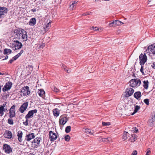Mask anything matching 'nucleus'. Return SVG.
Here are the masks:
<instances>
[{"instance_id":"33","label":"nucleus","mask_w":155,"mask_h":155,"mask_svg":"<svg viewBox=\"0 0 155 155\" xmlns=\"http://www.w3.org/2000/svg\"><path fill=\"white\" fill-rule=\"evenodd\" d=\"M132 137L131 138V142H134V141H135V140H136L137 137V136L135 134H132Z\"/></svg>"},{"instance_id":"49","label":"nucleus","mask_w":155,"mask_h":155,"mask_svg":"<svg viewBox=\"0 0 155 155\" xmlns=\"http://www.w3.org/2000/svg\"><path fill=\"white\" fill-rule=\"evenodd\" d=\"M150 153V151L149 149L147 151L146 155H149Z\"/></svg>"},{"instance_id":"41","label":"nucleus","mask_w":155,"mask_h":155,"mask_svg":"<svg viewBox=\"0 0 155 155\" xmlns=\"http://www.w3.org/2000/svg\"><path fill=\"white\" fill-rule=\"evenodd\" d=\"M65 140L67 141H68L70 139V136L69 135L65 136L64 137Z\"/></svg>"},{"instance_id":"17","label":"nucleus","mask_w":155,"mask_h":155,"mask_svg":"<svg viewBox=\"0 0 155 155\" xmlns=\"http://www.w3.org/2000/svg\"><path fill=\"white\" fill-rule=\"evenodd\" d=\"M35 137V134L32 133L27 135L25 136V140L27 141H29Z\"/></svg>"},{"instance_id":"4","label":"nucleus","mask_w":155,"mask_h":155,"mask_svg":"<svg viewBox=\"0 0 155 155\" xmlns=\"http://www.w3.org/2000/svg\"><path fill=\"white\" fill-rule=\"evenodd\" d=\"M140 65L144 64L147 61V57L145 54L141 53L139 57Z\"/></svg>"},{"instance_id":"39","label":"nucleus","mask_w":155,"mask_h":155,"mask_svg":"<svg viewBox=\"0 0 155 155\" xmlns=\"http://www.w3.org/2000/svg\"><path fill=\"white\" fill-rule=\"evenodd\" d=\"M148 65L150 66L152 68L154 69H155V62H153L151 63H148Z\"/></svg>"},{"instance_id":"37","label":"nucleus","mask_w":155,"mask_h":155,"mask_svg":"<svg viewBox=\"0 0 155 155\" xmlns=\"http://www.w3.org/2000/svg\"><path fill=\"white\" fill-rule=\"evenodd\" d=\"M8 123L10 125H13L14 124L13 120L11 118H9L8 120Z\"/></svg>"},{"instance_id":"48","label":"nucleus","mask_w":155,"mask_h":155,"mask_svg":"<svg viewBox=\"0 0 155 155\" xmlns=\"http://www.w3.org/2000/svg\"><path fill=\"white\" fill-rule=\"evenodd\" d=\"M137 152L136 150H134L133 151L132 155H137Z\"/></svg>"},{"instance_id":"36","label":"nucleus","mask_w":155,"mask_h":155,"mask_svg":"<svg viewBox=\"0 0 155 155\" xmlns=\"http://www.w3.org/2000/svg\"><path fill=\"white\" fill-rule=\"evenodd\" d=\"M71 130V126H68L66 127V128H65V131L66 132V133H68Z\"/></svg>"},{"instance_id":"42","label":"nucleus","mask_w":155,"mask_h":155,"mask_svg":"<svg viewBox=\"0 0 155 155\" xmlns=\"http://www.w3.org/2000/svg\"><path fill=\"white\" fill-rule=\"evenodd\" d=\"M144 102L147 105H148L149 104V100L148 99H146L144 100Z\"/></svg>"},{"instance_id":"34","label":"nucleus","mask_w":155,"mask_h":155,"mask_svg":"<svg viewBox=\"0 0 155 155\" xmlns=\"http://www.w3.org/2000/svg\"><path fill=\"white\" fill-rule=\"evenodd\" d=\"M129 134L127 132H124V133L123 134V139H124V140H125L127 139V135Z\"/></svg>"},{"instance_id":"16","label":"nucleus","mask_w":155,"mask_h":155,"mask_svg":"<svg viewBox=\"0 0 155 155\" xmlns=\"http://www.w3.org/2000/svg\"><path fill=\"white\" fill-rule=\"evenodd\" d=\"M41 140V138L39 137H36L33 140L32 143H35L34 148H37L39 146V143Z\"/></svg>"},{"instance_id":"53","label":"nucleus","mask_w":155,"mask_h":155,"mask_svg":"<svg viewBox=\"0 0 155 155\" xmlns=\"http://www.w3.org/2000/svg\"><path fill=\"white\" fill-rule=\"evenodd\" d=\"M15 60H14V59H13V58H12V59L10 60V61H9V63L11 64Z\"/></svg>"},{"instance_id":"22","label":"nucleus","mask_w":155,"mask_h":155,"mask_svg":"<svg viewBox=\"0 0 155 155\" xmlns=\"http://www.w3.org/2000/svg\"><path fill=\"white\" fill-rule=\"evenodd\" d=\"M83 131L88 134H90L93 135V134L94 133V131L90 129H88L87 128H84Z\"/></svg>"},{"instance_id":"54","label":"nucleus","mask_w":155,"mask_h":155,"mask_svg":"<svg viewBox=\"0 0 155 155\" xmlns=\"http://www.w3.org/2000/svg\"><path fill=\"white\" fill-rule=\"evenodd\" d=\"M61 67L62 68H63L64 69V70H66V67L64 66V65H62V67Z\"/></svg>"},{"instance_id":"23","label":"nucleus","mask_w":155,"mask_h":155,"mask_svg":"<svg viewBox=\"0 0 155 155\" xmlns=\"http://www.w3.org/2000/svg\"><path fill=\"white\" fill-rule=\"evenodd\" d=\"M38 93L40 96L42 97H45V92L43 89H40Z\"/></svg>"},{"instance_id":"29","label":"nucleus","mask_w":155,"mask_h":155,"mask_svg":"<svg viewBox=\"0 0 155 155\" xmlns=\"http://www.w3.org/2000/svg\"><path fill=\"white\" fill-rule=\"evenodd\" d=\"M12 50L10 49L5 48L4 50L3 54H11L12 53Z\"/></svg>"},{"instance_id":"60","label":"nucleus","mask_w":155,"mask_h":155,"mask_svg":"<svg viewBox=\"0 0 155 155\" xmlns=\"http://www.w3.org/2000/svg\"><path fill=\"white\" fill-rule=\"evenodd\" d=\"M0 75H4L5 73H2L0 72Z\"/></svg>"},{"instance_id":"14","label":"nucleus","mask_w":155,"mask_h":155,"mask_svg":"<svg viewBox=\"0 0 155 155\" xmlns=\"http://www.w3.org/2000/svg\"><path fill=\"white\" fill-rule=\"evenodd\" d=\"M3 135L5 137L8 139H11L12 137V134L11 131L7 130L5 131Z\"/></svg>"},{"instance_id":"47","label":"nucleus","mask_w":155,"mask_h":155,"mask_svg":"<svg viewBox=\"0 0 155 155\" xmlns=\"http://www.w3.org/2000/svg\"><path fill=\"white\" fill-rule=\"evenodd\" d=\"M114 21L111 23H110L109 24V26L110 27H112L114 26Z\"/></svg>"},{"instance_id":"31","label":"nucleus","mask_w":155,"mask_h":155,"mask_svg":"<svg viewBox=\"0 0 155 155\" xmlns=\"http://www.w3.org/2000/svg\"><path fill=\"white\" fill-rule=\"evenodd\" d=\"M140 106L136 105L135 107L133 113L132 114V115H133L134 114L136 113L137 111L140 109Z\"/></svg>"},{"instance_id":"56","label":"nucleus","mask_w":155,"mask_h":155,"mask_svg":"<svg viewBox=\"0 0 155 155\" xmlns=\"http://www.w3.org/2000/svg\"><path fill=\"white\" fill-rule=\"evenodd\" d=\"M135 130L134 131V132H137V131H138V129L137 128H136V127L135 128Z\"/></svg>"},{"instance_id":"57","label":"nucleus","mask_w":155,"mask_h":155,"mask_svg":"<svg viewBox=\"0 0 155 155\" xmlns=\"http://www.w3.org/2000/svg\"><path fill=\"white\" fill-rule=\"evenodd\" d=\"M8 58V56H6L5 57V58L4 59H3L2 60H6Z\"/></svg>"},{"instance_id":"9","label":"nucleus","mask_w":155,"mask_h":155,"mask_svg":"<svg viewBox=\"0 0 155 155\" xmlns=\"http://www.w3.org/2000/svg\"><path fill=\"white\" fill-rule=\"evenodd\" d=\"M37 109H34L29 111L28 114L26 115L25 118L28 119L29 118L32 117L34 114L37 113Z\"/></svg>"},{"instance_id":"3","label":"nucleus","mask_w":155,"mask_h":155,"mask_svg":"<svg viewBox=\"0 0 155 155\" xmlns=\"http://www.w3.org/2000/svg\"><path fill=\"white\" fill-rule=\"evenodd\" d=\"M141 82L138 79H133L130 81V86L132 87H137L140 84Z\"/></svg>"},{"instance_id":"26","label":"nucleus","mask_w":155,"mask_h":155,"mask_svg":"<svg viewBox=\"0 0 155 155\" xmlns=\"http://www.w3.org/2000/svg\"><path fill=\"white\" fill-rule=\"evenodd\" d=\"M148 124L150 127H152L155 125V121L151 118L148 122Z\"/></svg>"},{"instance_id":"7","label":"nucleus","mask_w":155,"mask_h":155,"mask_svg":"<svg viewBox=\"0 0 155 155\" xmlns=\"http://www.w3.org/2000/svg\"><path fill=\"white\" fill-rule=\"evenodd\" d=\"M12 85V82L10 81L7 82L2 88V91L4 92L9 90L11 88Z\"/></svg>"},{"instance_id":"1","label":"nucleus","mask_w":155,"mask_h":155,"mask_svg":"<svg viewBox=\"0 0 155 155\" xmlns=\"http://www.w3.org/2000/svg\"><path fill=\"white\" fill-rule=\"evenodd\" d=\"M10 45L11 48L14 51L20 49L22 46V44L17 40L14 41Z\"/></svg>"},{"instance_id":"44","label":"nucleus","mask_w":155,"mask_h":155,"mask_svg":"<svg viewBox=\"0 0 155 155\" xmlns=\"http://www.w3.org/2000/svg\"><path fill=\"white\" fill-rule=\"evenodd\" d=\"M26 119L25 121L23 122V124L25 126H27L28 125V119Z\"/></svg>"},{"instance_id":"58","label":"nucleus","mask_w":155,"mask_h":155,"mask_svg":"<svg viewBox=\"0 0 155 155\" xmlns=\"http://www.w3.org/2000/svg\"><path fill=\"white\" fill-rule=\"evenodd\" d=\"M96 27H92L91 28V29L92 30H94L95 28H96Z\"/></svg>"},{"instance_id":"43","label":"nucleus","mask_w":155,"mask_h":155,"mask_svg":"<svg viewBox=\"0 0 155 155\" xmlns=\"http://www.w3.org/2000/svg\"><path fill=\"white\" fill-rule=\"evenodd\" d=\"M102 124V125L104 126H108L110 124V123L109 122H103Z\"/></svg>"},{"instance_id":"15","label":"nucleus","mask_w":155,"mask_h":155,"mask_svg":"<svg viewBox=\"0 0 155 155\" xmlns=\"http://www.w3.org/2000/svg\"><path fill=\"white\" fill-rule=\"evenodd\" d=\"M68 119L63 116H61L59 120V124L60 125H64L67 121Z\"/></svg>"},{"instance_id":"59","label":"nucleus","mask_w":155,"mask_h":155,"mask_svg":"<svg viewBox=\"0 0 155 155\" xmlns=\"http://www.w3.org/2000/svg\"><path fill=\"white\" fill-rule=\"evenodd\" d=\"M66 71H67V72L68 73H70L71 72V70L70 69H68V70H67Z\"/></svg>"},{"instance_id":"38","label":"nucleus","mask_w":155,"mask_h":155,"mask_svg":"<svg viewBox=\"0 0 155 155\" xmlns=\"http://www.w3.org/2000/svg\"><path fill=\"white\" fill-rule=\"evenodd\" d=\"M52 89L53 91L57 93L59 91V90L54 86L52 87Z\"/></svg>"},{"instance_id":"30","label":"nucleus","mask_w":155,"mask_h":155,"mask_svg":"<svg viewBox=\"0 0 155 155\" xmlns=\"http://www.w3.org/2000/svg\"><path fill=\"white\" fill-rule=\"evenodd\" d=\"M114 26H119L120 25H121V24H123L124 23L123 22H121V21L119 20H115L114 21Z\"/></svg>"},{"instance_id":"64","label":"nucleus","mask_w":155,"mask_h":155,"mask_svg":"<svg viewBox=\"0 0 155 155\" xmlns=\"http://www.w3.org/2000/svg\"><path fill=\"white\" fill-rule=\"evenodd\" d=\"M0 52H2V51H1V50H0Z\"/></svg>"},{"instance_id":"5","label":"nucleus","mask_w":155,"mask_h":155,"mask_svg":"<svg viewBox=\"0 0 155 155\" xmlns=\"http://www.w3.org/2000/svg\"><path fill=\"white\" fill-rule=\"evenodd\" d=\"M134 92V90L133 88L131 87L127 88L125 92L124 97H129L133 94Z\"/></svg>"},{"instance_id":"25","label":"nucleus","mask_w":155,"mask_h":155,"mask_svg":"<svg viewBox=\"0 0 155 155\" xmlns=\"http://www.w3.org/2000/svg\"><path fill=\"white\" fill-rule=\"evenodd\" d=\"M134 96L135 98L138 100L141 96V92L140 91L136 92L134 93Z\"/></svg>"},{"instance_id":"24","label":"nucleus","mask_w":155,"mask_h":155,"mask_svg":"<svg viewBox=\"0 0 155 155\" xmlns=\"http://www.w3.org/2000/svg\"><path fill=\"white\" fill-rule=\"evenodd\" d=\"M36 19L35 18H31L29 21L28 23L29 25L31 26H34L36 23Z\"/></svg>"},{"instance_id":"13","label":"nucleus","mask_w":155,"mask_h":155,"mask_svg":"<svg viewBox=\"0 0 155 155\" xmlns=\"http://www.w3.org/2000/svg\"><path fill=\"white\" fill-rule=\"evenodd\" d=\"M49 133V138L51 141H54L57 138V136L56 134L54 133L52 131H50Z\"/></svg>"},{"instance_id":"52","label":"nucleus","mask_w":155,"mask_h":155,"mask_svg":"<svg viewBox=\"0 0 155 155\" xmlns=\"http://www.w3.org/2000/svg\"><path fill=\"white\" fill-rule=\"evenodd\" d=\"M109 138H101V139H102V140L103 141H105L106 140H108ZM108 141H109L108 140H107Z\"/></svg>"},{"instance_id":"63","label":"nucleus","mask_w":155,"mask_h":155,"mask_svg":"<svg viewBox=\"0 0 155 155\" xmlns=\"http://www.w3.org/2000/svg\"><path fill=\"white\" fill-rule=\"evenodd\" d=\"M1 88H2V86L0 85V93L1 92Z\"/></svg>"},{"instance_id":"27","label":"nucleus","mask_w":155,"mask_h":155,"mask_svg":"<svg viewBox=\"0 0 155 155\" xmlns=\"http://www.w3.org/2000/svg\"><path fill=\"white\" fill-rule=\"evenodd\" d=\"M51 21H49L48 23H47V24L45 25V27H44L45 31H47L51 27Z\"/></svg>"},{"instance_id":"46","label":"nucleus","mask_w":155,"mask_h":155,"mask_svg":"<svg viewBox=\"0 0 155 155\" xmlns=\"http://www.w3.org/2000/svg\"><path fill=\"white\" fill-rule=\"evenodd\" d=\"M6 104H7L6 102H4V103L2 105H1L0 107L2 108H3V109H5L4 108L5 107Z\"/></svg>"},{"instance_id":"40","label":"nucleus","mask_w":155,"mask_h":155,"mask_svg":"<svg viewBox=\"0 0 155 155\" xmlns=\"http://www.w3.org/2000/svg\"><path fill=\"white\" fill-rule=\"evenodd\" d=\"M78 2V1H72L71 2V3H72L71 5L70 6V7H71L72 8H73L74 6V4H76Z\"/></svg>"},{"instance_id":"10","label":"nucleus","mask_w":155,"mask_h":155,"mask_svg":"<svg viewBox=\"0 0 155 155\" xmlns=\"http://www.w3.org/2000/svg\"><path fill=\"white\" fill-rule=\"evenodd\" d=\"M2 147L3 150L7 153H9L12 151V149L7 144H4Z\"/></svg>"},{"instance_id":"2","label":"nucleus","mask_w":155,"mask_h":155,"mask_svg":"<svg viewBox=\"0 0 155 155\" xmlns=\"http://www.w3.org/2000/svg\"><path fill=\"white\" fill-rule=\"evenodd\" d=\"M17 39L20 40L21 39H23L24 41H26L27 40V34L26 31L24 29H21L20 34V35L17 36Z\"/></svg>"},{"instance_id":"32","label":"nucleus","mask_w":155,"mask_h":155,"mask_svg":"<svg viewBox=\"0 0 155 155\" xmlns=\"http://www.w3.org/2000/svg\"><path fill=\"white\" fill-rule=\"evenodd\" d=\"M7 110L6 109L0 107V116H2L4 114V112H5Z\"/></svg>"},{"instance_id":"21","label":"nucleus","mask_w":155,"mask_h":155,"mask_svg":"<svg viewBox=\"0 0 155 155\" xmlns=\"http://www.w3.org/2000/svg\"><path fill=\"white\" fill-rule=\"evenodd\" d=\"M23 133L21 131H19L18 132L17 136L18 137V140L20 142L22 141V136Z\"/></svg>"},{"instance_id":"28","label":"nucleus","mask_w":155,"mask_h":155,"mask_svg":"<svg viewBox=\"0 0 155 155\" xmlns=\"http://www.w3.org/2000/svg\"><path fill=\"white\" fill-rule=\"evenodd\" d=\"M143 87L144 88L146 89H147L148 88L149 85V82L148 81H144L143 82Z\"/></svg>"},{"instance_id":"19","label":"nucleus","mask_w":155,"mask_h":155,"mask_svg":"<svg viewBox=\"0 0 155 155\" xmlns=\"http://www.w3.org/2000/svg\"><path fill=\"white\" fill-rule=\"evenodd\" d=\"M21 29H15L14 30V38L15 39H17V36L19 37V36L20 35V32L21 31Z\"/></svg>"},{"instance_id":"50","label":"nucleus","mask_w":155,"mask_h":155,"mask_svg":"<svg viewBox=\"0 0 155 155\" xmlns=\"http://www.w3.org/2000/svg\"><path fill=\"white\" fill-rule=\"evenodd\" d=\"M24 52V51L23 50H22L18 54L20 56Z\"/></svg>"},{"instance_id":"11","label":"nucleus","mask_w":155,"mask_h":155,"mask_svg":"<svg viewBox=\"0 0 155 155\" xmlns=\"http://www.w3.org/2000/svg\"><path fill=\"white\" fill-rule=\"evenodd\" d=\"M147 51L150 53L155 54V44H153L148 46Z\"/></svg>"},{"instance_id":"51","label":"nucleus","mask_w":155,"mask_h":155,"mask_svg":"<svg viewBox=\"0 0 155 155\" xmlns=\"http://www.w3.org/2000/svg\"><path fill=\"white\" fill-rule=\"evenodd\" d=\"M151 119L155 121V113L153 115Z\"/></svg>"},{"instance_id":"6","label":"nucleus","mask_w":155,"mask_h":155,"mask_svg":"<svg viewBox=\"0 0 155 155\" xmlns=\"http://www.w3.org/2000/svg\"><path fill=\"white\" fill-rule=\"evenodd\" d=\"M16 106L15 105H13L9 109V116L11 118L15 117V108Z\"/></svg>"},{"instance_id":"20","label":"nucleus","mask_w":155,"mask_h":155,"mask_svg":"<svg viewBox=\"0 0 155 155\" xmlns=\"http://www.w3.org/2000/svg\"><path fill=\"white\" fill-rule=\"evenodd\" d=\"M53 113L54 116L57 117L59 115L60 111L58 108H55L53 110Z\"/></svg>"},{"instance_id":"12","label":"nucleus","mask_w":155,"mask_h":155,"mask_svg":"<svg viewBox=\"0 0 155 155\" xmlns=\"http://www.w3.org/2000/svg\"><path fill=\"white\" fill-rule=\"evenodd\" d=\"M28 104V102L24 103L19 108L20 112L22 113H23L27 108Z\"/></svg>"},{"instance_id":"45","label":"nucleus","mask_w":155,"mask_h":155,"mask_svg":"<svg viewBox=\"0 0 155 155\" xmlns=\"http://www.w3.org/2000/svg\"><path fill=\"white\" fill-rule=\"evenodd\" d=\"M20 56L17 54L15 56L13 57L12 58L14 60H16Z\"/></svg>"},{"instance_id":"55","label":"nucleus","mask_w":155,"mask_h":155,"mask_svg":"<svg viewBox=\"0 0 155 155\" xmlns=\"http://www.w3.org/2000/svg\"><path fill=\"white\" fill-rule=\"evenodd\" d=\"M31 11L33 12H35L36 11V9H31Z\"/></svg>"},{"instance_id":"18","label":"nucleus","mask_w":155,"mask_h":155,"mask_svg":"<svg viewBox=\"0 0 155 155\" xmlns=\"http://www.w3.org/2000/svg\"><path fill=\"white\" fill-rule=\"evenodd\" d=\"M7 12V8L5 7H0V17Z\"/></svg>"},{"instance_id":"61","label":"nucleus","mask_w":155,"mask_h":155,"mask_svg":"<svg viewBox=\"0 0 155 155\" xmlns=\"http://www.w3.org/2000/svg\"><path fill=\"white\" fill-rule=\"evenodd\" d=\"M89 15V14H87V13H84V15Z\"/></svg>"},{"instance_id":"62","label":"nucleus","mask_w":155,"mask_h":155,"mask_svg":"<svg viewBox=\"0 0 155 155\" xmlns=\"http://www.w3.org/2000/svg\"><path fill=\"white\" fill-rule=\"evenodd\" d=\"M99 30V29L98 28H95V29L94 30V31H97V30Z\"/></svg>"},{"instance_id":"8","label":"nucleus","mask_w":155,"mask_h":155,"mask_svg":"<svg viewBox=\"0 0 155 155\" xmlns=\"http://www.w3.org/2000/svg\"><path fill=\"white\" fill-rule=\"evenodd\" d=\"M21 92L23 95H26L29 94L30 91L29 90V87L28 86H24L21 88Z\"/></svg>"},{"instance_id":"35","label":"nucleus","mask_w":155,"mask_h":155,"mask_svg":"<svg viewBox=\"0 0 155 155\" xmlns=\"http://www.w3.org/2000/svg\"><path fill=\"white\" fill-rule=\"evenodd\" d=\"M141 65V68L140 70V72L142 73L143 74H144V72L143 71V70L146 69V68H144V64L140 65Z\"/></svg>"}]
</instances>
